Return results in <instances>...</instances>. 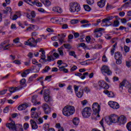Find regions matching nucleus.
Here are the masks:
<instances>
[{
  "instance_id": "obj_1",
  "label": "nucleus",
  "mask_w": 131,
  "mask_h": 131,
  "mask_svg": "<svg viewBox=\"0 0 131 131\" xmlns=\"http://www.w3.org/2000/svg\"><path fill=\"white\" fill-rule=\"evenodd\" d=\"M9 120L11 121V123H8L6 124L7 127H8L9 129H12L13 131H24L23 127L22 126V125L19 124L18 128H16L15 122L13 121V120H12V118L10 117Z\"/></svg>"
},
{
  "instance_id": "obj_2",
  "label": "nucleus",
  "mask_w": 131,
  "mask_h": 131,
  "mask_svg": "<svg viewBox=\"0 0 131 131\" xmlns=\"http://www.w3.org/2000/svg\"><path fill=\"white\" fill-rule=\"evenodd\" d=\"M75 113V107L72 105H67L62 109L63 115H73Z\"/></svg>"
},
{
  "instance_id": "obj_3",
  "label": "nucleus",
  "mask_w": 131,
  "mask_h": 131,
  "mask_svg": "<svg viewBox=\"0 0 131 131\" xmlns=\"http://www.w3.org/2000/svg\"><path fill=\"white\" fill-rule=\"evenodd\" d=\"M70 11L72 13L79 12L80 11V5L76 2H72L70 4Z\"/></svg>"
},
{
  "instance_id": "obj_4",
  "label": "nucleus",
  "mask_w": 131,
  "mask_h": 131,
  "mask_svg": "<svg viewBox=\"0 0 131 131\" xmlns=\"http://www.w3.org/2000/svg\"><path fill=\"white\" fill-rule=\"evenodd\" d=\"M93 115H100V111H101V106L99 105L98 102H94L92 105Z\"/></svg>"
},
{
  "instance_id": "obj_5",
  "label": "nucleus",
  "mask_w": 131,
  "mask_h": 131,
  "mask_svg": "<svg viewBox=\"0 0 131 131\" xmlns=\"http://www.w3.org/2000/svg\"><path fill=\"white\" fill-rule=\"evenodd\" d=\"M25 46H29L31 48H35V47H36L35 39L32 37V38H30L28 41H26L25 42Z\"/></svg>"
},
{
  "instance_id": "obj_6",
  "label": "nucleus",
  "mask_w": 131,
  "mask_h": 131,
  "mask_svg": "<svg viewBox=\"0 0 131 131\" xmlns=\"http://www.w3.org/2000/svg\"><path fill=\"white\" fill-rule=\"evenodd\" d=\"M101 72L103 75H111L112 74V72L109 69V67L104 66L101 68Z\"/></svg>"
},
{
  "instance_id": "obj_7",
  "label": "nucleus",
  "mask_w": 131,
  "mask_h": 131,
  "mask_svg": "<svg viewBox=\"0 0 131 131\" xmlns=\"http://www.w3.org/2000/svg\"><path fill=\"white\" fill-rule=\"evenodd\" d=\"M123 86H125V88H126L127 89L128 88H131V84L127 80H124L120 83L119 88L122 90L123 89Z\"/></svg>"
},
{
  "instance_id": "obj_8",
  "label": "nucleus",
  "mask_w": 131,
  "mask_h": 131,
  "mask_svg": "<svg viewBox=\"0 0 131 131\" xmlns=\"http://www.w3.org/2000/svg\"><path fill=\"white\" fill-rule=\"evenodd\" d=\"M119 125H123L126 123V117L124 115H121L118 118V122Z\"/></svg>"
},
{
  "instance_id": "obj_9",
  "label": "nucleus",
  "mask_w": 131,
  "mask_h": 131,
  "mask_svg": "<svg viewBox=\"0 0 131 131\" xmlns=\"http://www.w3.org/2000/svg\"><path fill=\"white\" fill-rule=\"evenodd\" d=\"M108 104L113 109H119V104L115 101H110L108 102Z\"/></svg>"
},
{
  "instance_id": "obj_10",
  "label": "nucleus",
  "mask_w": 131,
  "mask_h": 131,
  "mask_svg": "<svg viewBox=\"0 0 131 131\" xmlns=\"http://www.w3.org/2000/svg\"><path fill=\"white\" fill-rule=\"evenodd\" d=\"M42 107L45 113V114L48 115L51 113V108H50V106L49 105H48V104H43L42 105Z\"/></svg>"
},
{
  "instance_id": "obj_11",
  "label": "nucleus",
  "mask_w": 131,
  "mask_h": 131,
  "mask_svg": "<svg viewBox=\"0 0 131 131\" xmlns=\"http://www.w3.org/2000/svg\"><path fill=\"white\" fill-rule=\"evenodd\" d=\"M32 118L35 120L38 124H41L43 123V120L41 118L38 116V115H32Z\"/></svg>"
},
{
  "instance_id": "obj_12",
  "label": "nucleus",
  "mask_w": 131,
  "mask_h": 131,
  "mask_svg": "<svg viewBox=\"0 0 131 131\" xmlns=\"http://www.w3.org/2000/svg\"><path fill=\"white\" fill-rule=\"evenodd\" d=\"M82 115H91L92 114V108L90 107H85L82 112Z\"/></svg>"
},
{
  "instance_id": "obj_13",
  "label": "nucleus",
  "mask_w": 131,
  "mask_h": 131,
  "mask_svg": "<svg viewBox=\"0 0 131 131\" xmlns=\"http://www.w3.org/2000/svg\"><path fill=\"white\" fill-rule=\"evenodd\" d=\"M98 85H99L102 89L105 90H108L109 89V85L104 81H100L98 82Z\"/></svg>"
},
{
  "instance_id": "obj_14",
  "label": "nucleus",
  "mask_w": 131,
  "mask_h": 131,
  "mask_svg": "<svg viewBox=\"0 0 131 131\" xmlns=\"http://www.w3.org/2000/svg\"><path fill=\"white\" fill-rule=\"evenodd\" d=\"M118 118L119 117L117 115H113L109 118V120L110 122L113 123H118Z\"/></svg>"
},
{
  "instance_id": "obj_15",
  "label": "nucleus",
  "mask_w": 131,
  "mask_h": 131,
  "mask_svg": "<svg viewBox=\"0 0 131 131\" xmlns=\"http://www.w3.org/2000/svg\"><path fill=\"white\" fill-rule=\"evenodd\" d=\"M114 16H108L106 18H104L102 20V23H105V24H111L110 20H113Z\"/></svg>"
},
{
  "instance_id": "obj_16",
  "label": "nucleus",
  "mask_w": 131,
  "mask_h": 131,
  "mask_svg": "<svg viewBox=\"0 0 131 131\" xmlns=\"http://www.w3.org/2000/svg\"><path fill=\"white\" fill-rule=\"evenodd\" d=\"M28 106H29V105H28L27 103H23L18 106L17 109L19 111H22L23 110H25Z\"/></svg>"
},
{
  "instance_id": "obj_17",
  "label": "nucleus",
  "mask_w": 131,
  "mask_h": 131,
  "mask_svg": "<svg viewBox=\"0 0 131 131\" xmlns=\"http://www.w3.org/2000/svg\"><path fill=\"white\" fill-rule=\"evenodd\" d=\"M30 122L31 123L33 129H36L37 128H38V126L37 125V124L36 123V121L31 119L30 120Z\"/></svg>"
},
{
  "instance_id": "obj_18",
  "label": "nucleus",
  "mask_w": 131,
  "mask_h": 131,
  "mask_svg": "<svg viewBox=\"0 0 131 131\" xmlns=\"http://www.w3.org/2000/svg\"><path fill=\"white\" fill-rule=\"evenodd\" d=\"M23 87L22 86H19L18 87L16 88H11L9 89V92L12 94L13 93H15L16 91H19V90H21Z\"/></svg>"
},
{
  "instance_id": "obj_19",
  "label": "nucleus",
  "mask_w": 131,
  "mask_h": 131,
  "mask_svg": "<svg viewBox=\"0 0 131 131\" xmlns=\"http://www.w3.org/2000/svg\"><path fill=\"white\" fill-rule=\"evenodd\" d=\"M44 100L45 102H47V103H49L51 105V102L53 101V99L52 98V96H50V95H47L44 96Z\"/></svg>"
},
{
  "instance_id": "obj_20",
  "label": "nucleus",
  "mask_w": 131,
  "mask_h": 131,
  "mask_svg": "<svg viewBox=\"0 0 131 131\" xmlns=\"http://www.w3.org/2000/svg\"><path fill=\"white\" fill-rule=\"evenodd\" d=\"M76 95L78 98H81L82 96H83V89L82 88H81L79 89V91L76 93Z\"/></svg>"
},
{
  "instance_id": "obj_21",
  "label": "nucleus",
  "mask_w": 131,
  "mask_h": 131,
  "mask_svg": "<svg viewBox=\"0 0 131 131\" xmlns=\"http://www.w3.org/2000/svg\"><path fill=\"white\" fill-rule=\"evenodd\" d=\"M103 93L106 95H107L109 98H114V93L112 92H109L108 90H105Z\"/></svg>"
},
{
  "instance_id": "obj_22",
  "label": "nucleus",
  "mask_w": 131,
  "mask_h": 131,
  "mask_svg": "<svg viewBox=\"0 0 131 131\" xmlns=\"http://www.w3.org/2000/svg\"><path fill=\"white\" fill-rule=\"evenodd\" d=\"M105 0H100V1L97 3V5L100 8H103L105 6Z\"/></svg>"
},
{
  "instance_id": "obj_23",
  "label": "nucleus",
  "mask_w": 131,
  "mask_h": 131,
  "mask_svg": "<svg viewBox=\"0 0 131 131\" xmlns=\"http://www.w3.org/2000/svg\"><path fill=\"white\" fill-rule=\"evenodd\" d=\"M30 71H31V69H28L25 71L23 73H21L22 77H26L28 74L30 73Z\"/></svg>"
},
{
  "instance_id": "obj_24",
  "label": "nucleus",
  "mask_w": 131,
  "mask_h": 131,
  "mask_svg": "<svg viewBox=\"0 0 131 131\" xmlns=\"http://www.w3.org/2000/svg\"><path fill=\"white\" fill-rule=\"evenodd\" d=\"M115 58L116 59H122V54L119 52H116L115 53Z\"/></svg>"
},
{
  "instance_id": "obj_25",
  "label": "nucleus",
  "mask_w": 131,
  "mask_h": 131,
  "mask_svg": "<svg viewBox=\"0 0 131 131\" xmlns=\"http://www.w3.org/2000/svg\"><path fill=\"white\" fill-rule=\"evenodd\" d=\"M41 3L45 5V7L51 6V2L49 0H40Z\"/></svg>"
},
{
  "instance_id": "obj_26",
  "label": "nucleus",
  "mask_w": 131,
  "mask_h": 131,
  "mask_svg": "<svg viewBox=\"0 0 131 131\" xmlns=\"http://www.w3.org/2000/svg\"><path fill=\"white\" fill-rule=\"evenodd\" d=\"M56 58L53 56V55H49L47 56V59L45 60V62H52V61H54Z\"/></svg>"
},
{
  "instance_id": "obj_27",
  "label": "nucleus",
  "mask_w": 131,
  "mask_h": 131,
  "mask_svg": "<svg viewBox=\"0 0 131 131\" xmlns=\"http://www.w3.org/2000/svg\"><path fill=\"white\" fill-rule=\"evenodd\" d=\"M13 42L14 43H19L17 47H22V43L20 42V38L19 37L13 39Z\"/></svg>"
},
{
  "instance_id": "obj_28",
  "label": "nucleus",
  "mask_w": 131,
  "mask_h": 131,
  "mask_svg": "<svg viewBox=\"0 0 131 131\" xmlns=\"http://www.w3.org/2000/svg\"><path fill=\"white\" fill-rule=\"evenodd\" d=\"M131 5V0L126 2L122 7L121 8H124L125 9H126L128 8L129 7H130Z\"/></svg>"
},
{
  "instance_id": "obj_29",
  "label": "nucleus",
  "mask_w": 131,
  "mask_h": 131,
  "mask_svg": "<svg viewBox=\"0 0 131 131\" xmlns=\"http://www.w3.org/2000/svg\"><path fill=\"white\" fill-rule=\"evenodd\" d=\"M37 95H34L32 97V102L33 103V105H36L37 102Z\"/></svg>"
},
{
  "instance_id": "obj_30",
  "label": "nucleus",
  "mask_w": 131,
  "mask_h": 131,
  "mask_svg": "<svg viewBox=\"0 0 131 131\" xmlns=\"http://www.w3.org/2000/svg\"><path fill=\"white\" fill-rule=\"evenodd\" d=\"M61 20H63V18H52L51 19V21L52 22V23H56V22H61Z\"/></svg>"
},
{
  "instance_id": "obj_31",
  "label": "nucleus",
  "mask_w": 131,
  "mask_h": 131,
  "mask_svg": "<svg viewBox=\"0 0 131 131\" xmlns=\"http://www.w3.org/2000/svg\"><path fill=\"white\" fill-rule=\"evenodd\" d=\"M13 46H14V44H8V45H5V46H4L3 50L4 51L8 50L10 48H12Z\"/></svg>"
},
{
  "instance_id": "obj_32",
  "label": "nucleus",
  "mask_w": 131,
  "mask_h": 131,
  "mask_svg": "<svg viewBox=\"0 0 131 131\" xmlns=\"http://www.w3.org/2000/svg\"><path fill=\"white\" fill-rule=\"evenodd\" d=\"M73 123L74 125H77L79 123V119L78 118H74L73 120Z\"/></svg>"
},
{
  "instance_id": "obj_33",
  "label": "nucleus",
  "mask_w": 131,
  "mask_h": 131,
  "mask_svg": "<svg viewBox=\"0 0 131 131\" xmlns=\"http://www.w3.org/2000/svg\"><path fill=\"white\" fill-rule=\"evenodd\" d=\"M63 49H64V46H61L60 48L58 49V51L60 56H64V52H63Z\"/></svg>"
},
{
  "instance_id": "obj_34",
  "label": "nucleus",
  "mask_w": 131,
  "mask_h": 131,
  "mask_svg": "<svg viewBox=\"0 0 131 131\" xmlns=\"http://www.w3.org/2000/svg\"><path fill=\"white\" fill-rule=\"evenodd\" d=\"M60 71H63L64 73H68V69L65 68V66L59 67Z\"/></svg>"
},
{
  "instance_id": "obj_35",
  "label": "nucleus",
  "mask_w": 131,
  "mask_h": 131,
  "mask_svg": "<svg viewBox=\"0 0 131 131\" xmlns=\"http://www.w3.org/2000/svg\"><path fill=\"white\" fill-rule=\"evenodd\" d=\"M18 17H20L21 16V13L18 12L17 13V14H15L12 16V20H17L18 18Z\"/></svg>"
},
{
  "instance_id": "obj_36",
  "label": "nucleus",
  "mask_w": 131,
  "mask_h": 131,
  "mask_svg": "<svg viewBox=\"0 0 131 131\" xmlns=\"http://www.w3.org/2000/svg\"><path fill=\"white\" fill-rule=\"evenodd\" d=\"M11 11H12V8L11 7H7L5 10L3 11L4 14H8V13H10Z\"/></svg>"
},
{
  "instance_id": "obj_37",
  "label": "nucleus",
  "mask_w": 131,
  "mask_h": 131,
  "mask_svg": "<svg viewBox=\"0 0 131 131\" xmlns=\"http://www.w3.org/2000/svg\"><path fill=\"white\" fill-rule=\"evenodd\" d=\"M35 68L36 69L37 71L36 72H39L40 68H41V64L39 63L35 66Z\"/></svg>"
},
{
  "instance_id": "obj_38",
  "label": "nucleus",
  "mask_w": 131,
  "mask_h": 131,
  "mask_svg": "<svg viewBox=\"0 0 131 131\" xmlns=\"http://www.w3.org/2000/svg\"><path fill=\"white\" fill-rule=\"evenodd\" d=\"M43 129L45 131L49 130L50 129V124H45L43 125Z\"/></svg>"
},
{
  "instance_id": "obj_39",
  "label": "nucleus",
  "mask_w": 131,
  "mask_h": 131,
  "mask_svg": "<svg viewBox=\"0 0 131 131\" xmlns=\"http://www.w3.org/2000/svg\"><path fill=\"white\" fill-rule=\"evenodd\" d=\"M63 46L65 49L68 50H71V49H72V46H71V45H70L69 43L64 44Z\"/></svg>"
},
{
  "instance_id": "obj_40",
  "label": "nucleus",
  "mask_w": 131,
  "mask_h": 131,
  "mask_svg": "<svg viewBox=\"0 0 131 131\" xmlns=\"http://www.w3.org/2000/svg\"><path fill=\"white\" fill-rule=\"evenodd\" d=\"M43 95H44V96H50V90L49 89L45 90Z\"/></svg>"
},
{
  "instance_id": "obj_41",
  "label": "nucleus",
  "mask_w": 131,
  "mask_h": 131,
  "mask_svg": "<svg viewBox=\"0 0 131 131\" xmlns=\"http://www.w3.org/2000/svg\"><path fill=\"white\" fill-rule=\"evenodd\" d=\"M83 7L85 11H87V12H90V11H91V7H90L89 5H83Z\"/></svg>"
},
{
  "instance_id": "obj_42",
  "label": "nucleus",
  "mask_w": 131,
  "mask_h": 131,
  "mask_svg": "<svg viewBox=\"0 0 131 131\" xmlns=\"http://www.w3.org/2000/svg\"><path fill=\"white\" fill-rule=\"evenodd\" d=\"M126 127L128 131H131V121L127 123Z\"/></svg>"
},
{
  "instance_id": "obj_43",
  "label": "nucleus",
  "mask_w": 131,
  "mask_h": 131,
  "mask_svg": "<svg viewBox=\"0 0 131 131\" xmlns=\"http://www.w3.org/2000/svg\"><path fill=\"white\" fill-rule=\"evenodd\" d=\"M20 85L26 86V80L25 79H23L20 80Z\"/></svg>"
},
{
  "instance_id": "obj_44",
  "label": "nucleus",
  "mask_w": 131,
  "mask_h": 131,
  "mask_svg": "<svg viewBox=\"0 0 131 131\" xmlns=\"http://www.w3.org/2000/svg\"><path fill=\"white\" fill-rule=\"evenodd\" d=\"M78 22H79V20H78V19H72L71 21V24L74 25V24H77V23H78Z\"/></svg>"
},
{
  "instance_id": "obj_45",
  "label": "nucleus",
  "mask_w": 131,
  "mask_h": 131,
  "mask_svg": "<svg viewBox=\"0 0 131 131\" xmlns=\"http://www.w3.org/2000/svg\"><path fill=\"white\" fill-rule=\"evenodd\" d=\"M116 63L118 65H120V64L122 63V58L116 59Z\"/></svg>"
},
{
  "instance_id": "obj_46",
  "label": "nucleus",
  "mask_w": 131,
  "mask_h": 131,
  "mask_svg": "<svg viewBox=\"0 0 131 131\" xmlns=\"http://www.w3.org/2000/svg\"><path fill=\"white\" fill-rule=\"evenodd\" d=\"M52 10L53 12H57L58 13H60V8L59 7H53Z\"/></svg>"
},
{
  "instance_id": "obj_47",
  "label": "nucleus",
  "mask_w": 131,
  "mask_h": 131,
  "mask_svg": "<svg viewBox=\"0 0 131 131\" xmlns=\"http://www.w3.org/2000/svg\"><path fill=\"white\" fill-rule=\"evenodd\" d=\"M113 26L114 27H118V26H119V21L118 20H116L114 21Z\"/></svg>"
},
{
  "instance_id": "obj_48",
  "label": "nucleus",
  "mask_w": 131,
  "mask_h": 131,
  "mask_svg": "<svg viewBox=\"0 0 131 131\" xmlns=\"http://www.w3.org/2000/svg\"><path fill=\"white\" fill-rule=\"evenodd\" d=\"M29 128V124L28 123H25L24 124V128L25 129V130H27Z\"/></svg>"
},
{
  "instance_id": "obj_49",
  "label": "nucleus",
  "mask_w": 131,
  "mask_h": 131,
  "mask_svg": "<svg viewBox=\"0 0 131 131\" xmlns=\"http://www.w3.org/2000/svg\"><path fill=\"white\" fill-rule=\"evenodd\" d=\"M41 114V112L40 111L38 112V113L36 112H32L31 115H40Z\"/></svg>"
},
{
  "instance_id": "obj_50",
  "label": "nucleus",
  "mask_w": 131,
  "mask_h": 131,
  "mask_svg": "<svg viewBox=\"0 0 131 131\" xmlns=\"http://www.w3.org/2000/svg\"><path fill=\"white\" fill-rule=\"evenodd\" d=\"M49 70H51V68H50V67L49 66H46L45 68L43 70V71H44V72L45 73H47L48 72V71H49Z\"/></svg>"
},
{
  "instance_id": "obj_51",
  "label": "nucleus",
  "mask_w": 131,
  "mask_h": 131,
  "mask_svg": "<svg viewBox=\"0 0 131 131\" xmlns=\"http://www.w3.org/2000/svg\"><path fill=\"white\" fill-rule=\"evenodd\" d=\"M89 75V73L85 72L83 74V76L80 77L81 79H84L85 76Z\"/></svg>"
},
{
  "instance_id": "obj_52",
  "label": "nucleus",
  "mask_w": 131,
  "mask_h": 131,
  "mask_svg": "<svg viewBox=\"0 0 131 131\" xmlns=\"http://www.w3.org/2000/svg\"><path fill=\"white\" fill-rule=\"evenodd\" d=\"M70 56H73L74 58H76V55H75V52L74 51H71L69 52Z\"/></svg>"
},
{
  "instance_id": "obj_53",
  "label": "nucleus",
  "mask_w": 131,
  "mask_h": 131,
  "mask_svg": "<svg viewBox=\"0 0 131 131\" xmlns=\"http://www.w3.org/2000/svg\"><path fill=\"white\" fill-rule=\"evenodd\" d=\"M33 79H34L33 78V77L31 76L29 78V79H28V83H31V82H33Z\"/></svg>"
},
{
  "instance_id": "obj_54",
  "label": "nucleus",
  "mask_w": 131,
  "mask_h": 131,
  "mask_svg": "<svg viewBox=\"0 0 131 131\" xmlns=\"http://www.w3.org/2000/svg\"><path fill=\"white\" fill-rule=\"evenodd\" d=\"M41 60H43V61H44V62H46V60H47L46 59V54H42L41 55Z\"/></svg>"
},
{
  "instance_id": "obj_55",
  "label": "nucleus",
  "mask_w": 131,
  "mask_h": 131,
  "mask_svg": "<svg viewBox=\"0 0 131 131\" xmlns=\"http://www.w3.org/2000/svg\"><path fill=\"white\" fill-rule=\"evenodd\" d=\"M74 88L75 93H77L78 92V89H79V86L74 85Z\"/></svg>"
},
{
  "instance_id": "obj_56",
  "label": "nucleus",
  "mask_w": 131,
  "mask_h": 131,
  "mask_svg": "<svg viewBox=\"0 0 131 131\" xmlns=\"http://www.w3.org/2000/svg\"><path fill=\"white\" fill-rule=\"evenodd\" d=\"M31 15L32 18H35V16H36V14H35V11H31Z\"/></svg>"
},
{
  "instance_id": "obj_57",
  "label": "nucleus",
  "mask_w": 131,
  "mask_h": 131,
  "mask_svg": "<svg viewBox=\"0 0 131 131\" xmlns=\"http://www.w3.org/2000/svg\"><path fill=\"white\" fill-rule=\"evenodd\" d=\"M102 30H103L102 28H97V29H95L94 32H95V33H96V32H98V33H99V32H100V31H102Z\"/></svg>"
},
{
  "instance_id": "obj_58",
  "label": "nucleus",
  "mask_w": 131,
  "mask_h": 131,
  "mask_svg": "<svg viewBox=\"0 0 131 131\" xmlns=\"http://www.w3.org/2000/svg\"><path fill=\"white\" fill-rule=\"evenodd\" d=\"M124 50L125 53H128V52H129V48H128L127 46H124Z\"/></svg>"
},
{
  "instance_id": "obj_59",
  "label": "nucleus",
  "mask_w": 131,
  "mask_h": 131,
  "mask_svg": "<svg viewBox=\"0 0 131 131\" xmlns=\"http://www.w3.org/2000/svg\"><path fill=\"white\" fill-rule=\"evenodd\" d=\"M37 1L38 0H36V6H37V7H42L41 3L38 2Z\"/></svg>"
},
{
  "instance_id": "obj_60",
  "label": "nucleus",
  "mask_w": 131,
  "mask_h": 131,
  "mask_svg": "<svg viewBox=\"0 0 131 131\" xmlns=\"http://www.w3.org/2000/svg\"><path fill=\"white\" fill-rule=\"evenodd\" d=\"M7 91H8V90H7V89L3 90L0 92V95L3 96V95H5V94H6Z\"/></svg>"
},
{
  "instance_id": "obj_61",
  "label": "nucleus",
  "mask_w": 131,
  "mask_h": 131,
  "mask_svg": "<svg viewBox=\"0 0 131 131\" xmlns=\"http://www.w3.org/2000/svg\"><path fill=\"white\" fill-rule=\"evenodd\" d=\"M13 63L17 64V65H21V61L19 60H15L13 61Z\"/></svg>"
},
{
  "instance_id": "obj_62",
  "label": "nucleus",
  "mask_w": 131,
  "mask_h": 131,
  "mask_svg": "<svg viewBox=\"0 0 131 131\" xmlns=\"http://www.w3.org/2000/svg\"><path fill=\"white\" fill-rule=\"evenodd\" d=\"M86 1L88 5H93L94 4V0H86Z\"/></svg>"
},
{
  "instance_id": "obj_63",
  "label": "nucleus",
  "mask_w": 131,
  "mask_h": 131,
  "mask_svg": "<svg viewBox=\"0 0 131 131\" xmlns=\"http://www.w3.org/2000/svg\"><path fill=\"white\" fill-rule=\"evenodd\" d=\"M38 12H39L40 13H45L46 12V10L43 9V8H40L37 9Z\"/></svg>"
},
{
  "instance_id": "obj_64",
  "label": "nucleus",
  "mask_w": 131,
  "mask_h": 131,
  "mask_svg": "<svg viewBox=\"0 0 131 131\" xmlns=\"http://www.w3.org/2000/svg\"><path fill=\"white\" fill-rule=\"evenodd\" d=\"M51 78H52V76H47L45 78V80H48V81H51Z\"/></svg>"
}]
</instances>
